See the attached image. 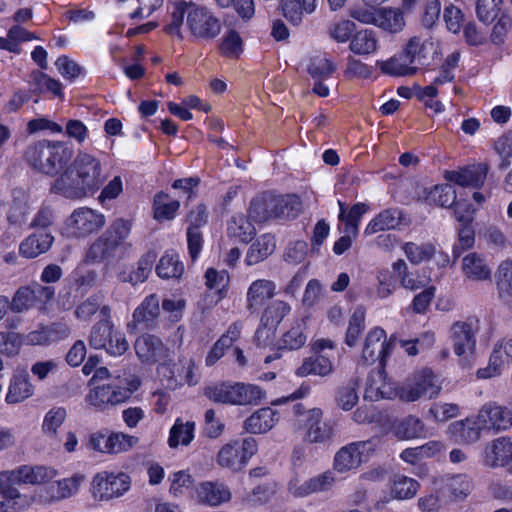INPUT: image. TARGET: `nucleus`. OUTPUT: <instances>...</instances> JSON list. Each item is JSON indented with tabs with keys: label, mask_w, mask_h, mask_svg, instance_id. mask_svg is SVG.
<instances>
[{
	"label": "nucleus",
	"mask_w": 512,
	"mask_h": 512,
	"mask_svg": "<svg viewBox=\"0 0 512 512\" xmlns=\"http://www.w3.org/2000/svg\"><path fill=\"white\" fill-rule=\"evenodd\" d=\"M105 181L99 159L79 153L71 165L68 164L50 187V193L70 200L93 196Z\"/></svg>",
	"instance_id": "obj_1"
},
{
	"label": "nucleus",
	"mask_w": 512,
	"mask_h": 512,
	"mask_svg": "<svg viewBox=\"0 0 512 512\" xmlns=\"http://www.w3.org/2000/svg\"><path fill=\"white\" fill-rule=\"evenodd\" d=\"M131 228V221L123 218L115 219L89 246L86 253L87 261L109 266L123 259L132 248V244L126 241Z\"/></svg>",
	"instance_id": "obj_2"
},
{
	"label": "nucleus",
	"mask_w": 512,
	"mask_h": 512,
	"mask_svg": "<svg viewBox=\"0 0 512 512\" xmlns=\"http://www.w3.org/2000/svg\"><path fill=\"white\" fill-rule=\"evenodd\" d=\"M73 153L65 142L44 139L29 144L24 150L23 160L31 170L57 178L71 162Z\"/></svg>",
	"instance_id": "obj_3"
},
{
	"label": "nucleus",
	"mask_w": 512,
	"mask_h": 512,
	"mask_svg": "<svg viewBox=\"0 0 512 512\" xmlns=\"http://www.w3.org/2000/svg\"><path fill=\"white\" fill-rule=\"evenodd\" d=\"M301 211L302 202L297 194L274 195L270 192L254 197L248 209L249 217L256 223L294 220Z\"/></svg>",
	"instance_id": "obj_4"
},
{
	"label": "nucleus",
	"mask_w": 512,
	"mask_h": 512,
	"mask_svg": "<svg viewBox=\"0 0 512 512\" xmlns=\"http://www.w3.org/2000/svg\"><path fill=\"white\" fill-rule=\"evenodd\" d=\"M204 395L215 403L246 406L257 405L265 391L253 384L223 381L206 387Z\"/></svg>",
	"instance_id": "obj_5"
},
{
	"label": "nucleus",
	"mask_w": 512,
	"mask_h": 512,
	"mask_svg": "<svg viewBox=\"0 0 512 512\" xmlns=\"http://www.w3.org/2000/svg\"><path fill=\"white\" fill-rule=\"evenodd\" d=\"M425 44L420 38H411L405 47L387 60H377L376 66L384 75L393 77L412 76L417 73V67L413 64L417 61L420 65L427 64L424 55Z\"/></svg>",
	"instance_id": "obj_6"
},
{
	"label": "nucleus",
	"mask_w": 512,
	"mask_h": 512,
	"mask_svg": "<svg viewBox=\"0 0 512 512\" xmlns=\"http://www.w3.org/2000/svg\"><path fill=\"white\" fill-rule=\"evenodd\" d=\"M70 328L66 323L53 322L50 325H39L36 330L25 336L14 332H0V352H8V345L17 347L22 343L28 345H49L68 337Z\"/></svg>",
	"instance_id": "obj_7"
},
{
	"label": "nucleus",
	"mask_w": 512,
	"mask_h": 512,
	"mask_svg": "<svg viewBox=\"0 0 512 512\" xmlns=\"http://www.w3.org/2000/svg\"><path fill=\"white\" fill-rule=\"evenodd\" d=\"M441 389L440 376L430 368H424L415 372L411 378L399 387L397 394L403 401L414 402L421 397L436 398Z\"/></svg>",
	"instance_id": "obj_8"
},
{
	"label": "nucleus",
	"mask_w": 512,
	"mask_h": 512,
	"mask_svg": "<svg viewBox=\"0 0 512 512\" xmlns=\"http://www.w3.org/2000/svg\"><path fill=\"white\" fill-rule=\"evenodd\" d=\"M138 378L126 379V385L107 384L99 385L90 389L86 395V401L99 410H104L108 406H114L128 400L131 395L140 387Z\"/></svg>",
	"instance_id": "obj_9"
},
{
	"label": "nucleus",
	"mask_w": 512,
	"mask_h": 512,
	"mask_svg": "<svg viewBox=\"0 0 512 512\" xmlns=\"http://www.w3.org/2000/svg\"><path fill=\"white\" fill-rule=\"evenodd\" d=\"M191 7L186 20L190 35L200 41L215 40L222 31L220 18L207 6L195 3Z\"/></svg>",
	"instance_id": "obj_10"
},
{
	"label": "nucleus",
	"mask_w": 512,
	"mask_h": 512,
	"mask_svg": "<svg viewBox=\"0 0 512 512\" xmlns=\"http://www.w3.org/2000/svg\"><path fill=\"white\" fill-rule=\"evenodd\" d=\"M257 450V441L253 437L231 441L218 451L217 463L223 468L238 472L247 465Z\"/></svg>",
	"instance_id": "obj_11"
},
{
	"label": "nucleus",
	"mask_w": 512,
	"mask_h": 512,
	"mask_svg": "<svg viewBox=\"0 0 512 512\" xmlns=\"http://www.w3.org/2000/svg\"><path fill=\"white\" fill-rule=\"evenodd\" d=\"M131 486V478L124 472L102 471L97 473L91 483V493L99 501H107L124 495Z\"/></svg>",
	"instance_id": "obj_12"
},
{
	"label": "nucleus",
	"mask_w": 512,
	"mask_h": 512,
	"mask_svg": "<svg viewBox=\"0 0 512 512\" xmlns=\"http://www.w3.org/2000/svg\"><path fill=\"white\" fill-rule=\"evenodd\" d=\"M88 342L92 349H104L106 352H127L129 349L125 334L117 331L108 319L100 320L93 325Z\"/></svg>",
	"instance_id": "obj_13"
},
{
	"label": "nucleus",
	"mask_w": 512,
	"mask_h": 512,
	"mask_svg": "<svg viewBox=\"0 0 512 512\" xmlns=\"http://www.w3.org/2000/svg\"><path fill=\"white\" fill-rule=\"evenodd\" d=\"M66 225L74 237L85 238L105 225V216L89 207H79L71 213Z\"/></svg>",
	"instance_id": "obj_14"
},
{
	"label": "nucleus",
	"mask_w": 512,
	"mask_h": 512,
	"mask_svg": "<svg viewBox=\"0 0 512 512\" xmlns=\"http://www.w3.org/2000/svg\"><path fill=\"white\" fill-rule=\"evenodd\" d=\"M374 450L375 444L372 440L350 443L336 453L334 468L339 472L356 469L364 461V457Z\"/></svg>",
	"instance_id": "obj_15"
},
{
	"label": "nucleus",
	"mask_w": 512,
	"mask_h": 512,
	"mask_svg": "<svg viewBox=\"0 0 512 512\" xmlns=\"http://www.w3.org/2000/svg\"><path fill=\"white\" fill-rule=\"evenodd\" d=\"M157 257V252L149 249L140 256L136 265H123L117 273V279L132 286L144 283L149 278Z\"/></svg>",
	"instance_id": "obj_16"
},
{
	"label": "nucleus",
	"mask_w": 512,
	"mask_h": 512,
	"mask_svg": "<svg viewBox=\"0 0 512 512\" xmlns=\"http://www.w3.org/2000/svg\"><path fill=\"white\" fill-rule=\"evenodd\" d=\"M488 172V164L475 163L460 167L458 170H446L444 177L455 185L480 189L485 183Z\"/></svg>",
	"instance_id": "obj_17"
},
{
	"label": "nucleus",
	"mask_w": 512,
	"mask_h": 512,
	"mask_svg": "<svg viewBox=\"0 0 512 512\" xmlns=\"http://www.w3.org/2000/svg\"><path fill=\"white\" fill-rule=\"evenodd\" d=\"M410 219L399 207H389L381 210L366 225L364 235L369 236L378 232L397 230L402 226H408Z\"/></svg>",
	"instance_id": "obj_18"
},
{
	"label": "nucleus",
	"mask_w": 512,
	"mask_h": 512,
	"mask_svg": "<svg viewBox=\"0 0 512 512\" xmlns=\"http://www.w3.org/2000/svg\"><path fill=\"white\" fill-rule=\"evenodd\" d=\"M53 477V471L43 466L23 465L14 470L0 472V481L13 484H41Z\"/></svg>",
	"instance_id": "obj_19"
},
{
	"label": "nucleus",
	"mask_w": 512,
	"mask_h": 512,
	"mask_svg": "<svg viewBox=\"0 0 512 512\" xmlns=\"http://www.w3.org/2000/svg\"><path fill=\"white\" fill-rule=\"evenodd\" d=\"M483 461L488 467L507 466L512 471L511 439L500 437L488 443L483 452Z\"/></svg>",
	"instance_id": "obj_20"
},
{
	"label": "nucleus",
	"mask_w": 512,
	"mask_h": 512,
	"mask_svg": "<svg viewBox=\"0 0 512 512\" xmlns=\"http://www.w3.org/2000/svg\"><path fill=\"white\" fill-rule=\"evenodd\" d=\"M478 419L487 429L506 430L512 426V410L496 403H487L480 409Z\"/></svg>",
	"instance_id": "obj_21"
},
{
	"label": "nucleus",
	"mask_w": 512,
	"mask_h": 512,
	"mask_svg": "<svg viewBox=\"0 0 512 512\" xmlns=\"http://www.w3.org/2000/svg\"><path fill=\"white\" fill-rule=\"evenodd\" d=\"M435 336L432 332H425L420 337L413 339H402L397 334L390 335L385 338L381 343V349L378 352H392L398 347L404 348L405 352H419V350H426L433 346Z\"/></svg>",
	"instance_id": "obj_22"
},
{
	"label": "nucleus",
	"mask_w": 512,
	"mask_h": 512,
	"mask_svg": "<svg viewBox=\"0 0 512 512\" xmlns=\"http://www.w3.org/2000/svg\"><path fill=\"white\" fill-rule=\"evenodd\" d=\"M291 312V306L283 300L271 301L263 310L255 337L260 338L263 328L275 333L283 319Z\"/></svg>",
	"instance_id": "obj_23"
},
{
	"label": "nucleus",
	"mask_w": 512,
	"mask_h": 512,
	"mask_svg": "<svg viewBox=\"0 0 512 512\" xmlns=\"http://www.w3.org/2000/svg\"><path fill=\"white\" fill-rule=\"evenodd\" d=\"M231 491L224 483L205 481L196 488V498L200 504L211 507L219 506L231 500Z\"/></svg>",
	"instance_id": "obj_24"
},
{
	"label": "nucleus",
	"mask_w": 512,
	"mask_h": 512,
	"mask_svg": "<svg viewBox=\"0 0 512 512\" xmlns=\"http://www.w3.org/2000/svg\"><path fill=\"white\" fill-rule=\"evenodd\" d=\"M160 315V299L155 293L146 296L133 312V322L142 329H152Z\"/></svg>",
	"instance_id": "obj_25"
},
{
	"label": "nucleus",
	"mask_w": 512,
	"mask_h": 512,
	"mask_svg": "<svg viewBox=\"0 0 512 512\" xmlns=\"http://www.w3.org/2000/svg\"><path fill=\"white\" fill-rule=\"evenodd\" d=\"M173 355L177 356V361L171 358L161 363L157 368L158 374L170 380L178 381L184 379L188 383H191L193 379V360L181 354Z\"/></svg>",
	"instance_id": "obj_26"
},
{
	"label": "nucleus",
	"mask_w": 512,
	"mask_h": 512,
	"mask_svg": "<svg viewBox=\"0 0 512 512\" xmlns=\"http://www.w3.org/2000/svg\"><path fill=\"white\" fill-rule=\"evenodd\" d=\"M472 482L467 475L445 476L440 481L438 493L449 501L462 500L471 492Z\"/></svg>",
	"instance_id": "obj_27"
},
{
	"label": "nucleus",
	"mask_w": 512,
	"mask_h": 512,
	"mask_svg": "<svg viewBox=\"0 0 512 512\" xmlns=\"http://www.w3.org/2000/svg\"><path fill=\"white\" fill-rule=\"evenodd\" d=\"M54 237L49 231L36 230L19 245V254L27 259H34L46 253L52 246Z\"/></svg>",
	"instance_id": "obj_28"
},
{
	"label": "nucleus",
	"mask_w": 512,
	"mask_h": 512,
	"mask_svg": "<svg viewBox=\"0 0 512 512\" xmlns=\"http://www.w3.org/2000/svg\"><path fill=\"white\" fill-rule=\"evenodd\" d=\"M276 294V284L272 280L257 279L248 287L246 294L247 309L257 311L265 302Z\"/></svg>",
	"instance_id": "obj_29"
},
{
	"label": "nucleus",
	"mask_w": 512,
	"mask_h": 512,
	"mask_svg": "<svg viewBox=\"0 0 512 512\" xmlns=\"http://www.w3.org/2000/svg\"><path fill=\"white\" fill-rule=\"evenodd\" d=\"M279 421V414L270 407L260 408L244 421V429L252 434H263Z\"/></svg>",
	"instance_id": "obj_30"
},
{
	"label": "nucleus",
	"mask_w": 512,
	"mask_h": 512,
	"mask_svg": "<svg viewBox=\"0 0 512 512\" xmlns=\"http://www.w3.org/2000/svg\"><path fill=\"white\" fill-rule=\"evenodd\" d=\"M180 209V202L172 199L163 190L154 194L152 199V216L158 223L172 221L176 218Z\"/></svg>",
	"instance_id": "obj_31"
},
{
	"label": "nucleus",
	"mask_w": 512,
	"mask_h": 512,
	"mask_svg": "<svg viewBox=\"0 0 512 512\" xmlns=\"http://www.w3.org/2000/svg\"><path fill=\"white\" fill-rule=\"evenodd\" d=\"M305 426L306 437L311 443L325 442L332 436V427L322 421V411L319 408H313L307 412Z\"/></svg>",
	"instance_id": "obj_32"
},
{
	"label": "nucleus",
	"mask_w": 512,
	"mask_h": 512,
	"mask_svg": "<svg viewBox=\"0 0 512 512\" xmlns=\"http://www.w3.org/2000/svg\"><path fill=\"white\" fill-rule=\"evenodd\" d=\"M390 432L398 440L420 438L424 433V423L414 415L396 418L391 422Z\"/></svg>",
	"instance_id": "obj_33"
},
{
	"label": "nucleus",
	"mask_w": 512,
	"mask_h": 512,
	"mask_svg": "<svg viewBox=\"0 0 512 512\" xmlns=\"http://www.w3.org/2000/svg\"><path fill=\"white\" fill-rule=\"evenodd\" d=\"M454 352H475L476 335L471 323L457 321L451 327Z\"/></svg>",
	"instance_id": "obj_34"
},
{
	"label": "nucleus",
	"mask_w": 512,
	"mask_h": 512,
	"mask_svg": "<svg viewBox=\"0 0 512 512\" xmlns=\"http://www.w3.org/2000/svg\"><path fill=\"white\" fill-rule=\"evenodd\" d=\"M242 329V321L237 320L231 323L209 352H244L241 339Z\"/></svg>",
	"instance_id": "obj_35"
},
{
	"label": "nucleus",
	"mask_w": 512,
	"mask_h": 512,
	"mask_svg": "<svg viewBox=\"0 0 512 512\" xmlns=\"http://www.w3.org/2000/svg\"><path fill=\"white\" fill-rule=\"evenodd\" d=\"M462 272L466 278L473 281H488L492 277V271L485 258L476 252H471L463 258Z\"/></svg>",
	"instance_id": "obj_36"
},
{
	"label": "nucleus",
	"mask_w": 512,
	"mask_h": 512,
	"mask_svg": "<svg viewBox=\"0 0 512 512\" xmlns=\"http://www.w3.org/2000/svg\"><path fill=\"white\" fill-rule=\"evenodd\" d=\"M332 481L333 478L329 473H323L302 483L297 479L291 480L288 484V490L294 497H305L314 492L325 490L331 485Z\"/></svg>",
	"instance_id": "obj_37"
},
{
	"label": "nucleus",
	"mask_w": 512,
	"mask_h": 512,
	"mask_svg": "<svg viewBox=\"0 0 512 512\" xmlns=\"http://www.w3.org/2000/svg\"><path fill=\"white\" fill-rule=\"evenodd\" d=\"M155 272L161 279H178L184 273V264L180 260L178 253L173 250H167L156 264Z\"/></svg>",
	"instance_id": "obj_38"
},
{
	"label": "nucleus",
	"mask_w": 512,
	"mask_h": 512,
	"mask_svg": "<svg viewBox=\"0 0 512 512\" xmlns=\"http://www.w3.org/2000/svg\"><path fill=\"white\" fill-rule=\"evenodd\" d=\"M283 16L292 25L301 24L304 14H311L316 9V0H282Z\"/></svg>",
	"instance_id": "obj_39"
},
{
	"label": "nucleus",
	"mask_w": 512,
	"mask_h": 512,
	"mask_svg": "<svg viewBox=\"0 0 512 512\" xmlns=\"http://www.w3.org/2000/svg\"><path fill=\"white\" fill-rule=\"evenodd\" d=\"M333 371L332 361L324 354H314L307 357L302 365L297 368L296 375L307 377L309 375H318L325 377Z\"/></svg>",
	"instance_id": "obj_40"
},
{
	"label": "nucleus",
	"mask_w": 512,
	"mask_h": 512,
	"mask_svg": "<svg viewBox=\"0 0 512 512\" xmlns=\"http://www.w3.org/2000/svg\"><path fill=\"white\" fill-rule=\"evenodd\" d=\"M349 49L355 55L368 56L378 49V39L372 29L356 31L349 43Z\"/></svg>",
	"instance_id": "obj_41"
},
{
	"label": "nucleus",
	"mask_w": 512,
	"mask_h": 512,
	"mask_svg": "<svg viewBox=\"0 0 512 512\" xmlns=\"http://www.w3.org/2000/svg\"><path fill=\"white\" fill-rule=\"evenodd\" d=\"M227 233L231 239L248 244L254 239L256 229L246 216L240 214L231 217Z\"/></svg>",
	"instance_id": "obj_42"
},
{
	"label": "nucleus",
	"mask_w": 512,
	"mask_h": 512,
	"mask_svg": "<svg viewBox=\"0 0 512 512\" xmlns=\"http://www.w3.org/2000/svg\"><path fill=\"white\" fill-rule=\"evenodd\" d=\"M374 25L390 33L400 32L405 25L403 12L393 8L376 9Z\"/></svg>",
	"instance_id": "obj_43"
},
{
	"label": "nucleus",
	"mask_w": 512,
	"mask_h": 512,
	"mask_svg": "<svg viewBox=\"0 0 512 512\" xmlns=\"http://www.w3.org/2000/svg\"><path fill=\"white\" fill-rule=\"evenodd\" d=\"M275 248L274 237L270 234H264L256 239L249 247L245 257L248 266L255 265L265 260Z\"/></svg>",
	"instance_id": "obj_44"
},
{
	"label": "nucleus",
	"mask_w": 512,
	"mask_h": 512,
	"mask_svg": "<svg viewBox=\"0 0 512 512\" xmlns=\"http://www.w3.org/2000/svg\"><path fill=\"white\" fill-rule=\"evenodd\" d=\"M218 50L225 58L239 59L244 52V42L240 33L235 29L227 30L218 44Z\"/></svg>",
	"instance_id": "obj_45"
},
{
	"label": "nucleus",
	"mask_w": 512,
	"mask_h": 512,
	"mask_svg": "<svg viewBox=\"0 0 512 512\" xmlns=\"http://www.w3.org/2000/svg\"><path fill=\"white\" fill-rule=\"evenodd\" d=\"M483 428L485 427L481 425L478 418L476 421L467 418L453 423L450 430L459 440L469 444L480 438V431Z\"/></svg>",
	"instance_id": "obj_46"
},
{
	"label": "nucleus",
	"mask_w": 512,
	"mask_h": 512,
	"mask_svg": "<svg viewBox=\"0 0 512 512\" xmlns=\"http://www.w3.org/2000/svg\"><path fill=\"white\" fill-rule=\"evenodd\" d=\"M392 268L399 275V285L404 289L416 291L426 286V281L422 279L418 272H410L403 259H398L392 264Z\"/></svg>",
	"instance_id": "obj_47"
},
{
	"label": "nucleus",
	"mask_w": 512,
	"mask_h": 512,
	"mask_svg": "<svg viewBox=\"0 0 512 512\" xmlns=\"http://www.w3.org/2000/svg\"><path fill=\"white\" fill-rule=\"evenodd\" d=\"M32 385L28 380L27 374L15 375L10 383L6 402L8 404L19 403L32 395Z\"/></svg>",
	"instance_id": "obj_48"
},
{
	"label": "nucleus",
	"mask_w": 512,
	"mask_h": 512,
	"mask_svg": "<svg viewBox=\"0 0 512 512\" xmlns=\"http://www.w3.org/2000/svg\"><path fill=\"white\" fill-rule=\"evenodd\" d=\"M191 5H195L193 1H177L173 4L170 13L171 21L165 26V31L170 35L181 36V27L184 19H188L189 11L192 9Z\"/></svg>",
	"instance_id": "obj_49"
},
{
	"label": "nucleus",
	"mask_w": 512,
	"mask_h": 512,
	"mask_svg": "<svg viewBox=\"0 0 512 512\" xmlns=\"http://www.w3.org/2000/svg\"><path fill=\"white\" fill-rule=\"evenodd\" d=\"M358 387V378H351L345 385L341 386L336 393L337 406L345 411L351 410L359 400Z\"/></svg>",
	"instance_id": "obj_50"
},
{
	"label": "nucleus",
	"mask_w": 512,
	"mask_h": 512,
	"mask_svg": "<svg viewBox=\"0 0 512 512\" xmlns=\"http://www.w3.org/2000/svg\"><path fill=\"white\" fill-rule=\"evenodd\" d=\"M403 251L411 263L420 264L433 258L435 246L432 243L416 244L414 242H406L403 246Z\"/></svg>",
	"instance_id": "obj_51"
},
{
	"label": "nucleus",
	"mask_w": 512,
	"mask_h": 512,
	"mask_svg": "<svg viewBox=\"0 0 512 512\" xmlns=\"http://www.w3.org/2000/svg\"><path fill=\"white\" fill-rule=\"evenodd\" d=\"M493 149L500 157L498 169L506 170L511 165L512 158V129L504 132L493 144Z\"/></svg>",
	"instance_id": "obj_52"
},
{
	"label": "nucleus",
	"mask_w": 512,
	"mask_h": 512,
	"mask_svg": "<svg viewBox=\"0 0 512 512\" xmlns=\"http://www.w3.org/2000/svg\"><path fill=\"white\" fill-rule=\"evenodd\" d=\"M336 70L334 62L326 57L314 56L309 60L307 72L315 79L327 80Z\"/></svg>",
	"instance_id": "obj_53"
},
{
	"label": "nucleus",
	"mask_w": 512,
	"mask_h": 512,
	"mask_svg": "<svg viewBox=\"0 0 512 512\" xmlns=\"http://www.w3.org/2000/svg\"><path fill=\"white\" fill-rule=\"evenodd\" d=\"M205 284L209 289L217 288V298L222 300L226 297L228 291L229 274L227 271H218L210 267L205 271Z\"/></svg>",
	"instance_id": "obj_54"
},
{
	"label": "nucleus",
	"mask_w": 512,
	"mask_h": 512,
	"mask_svg": "<svg viewBox=\"0 0 512 512\" xmlns=\"http://www.w3.org/2000/svg\"><path fill=\"white\" fill-rule=\"evenodd\" d=\"M304 326L305 323H297L286 331L281 337L279 348L290 351L302 348L307 341V336L304 333Z\"/></svg>",
	"instance_id": "obj_55"
},
{
	"label": "nucleus",
	"mask_w": 512,
	"mask_h": 512,
	"mask_svg": "<svg viewBox=\"0 0 512 512\" xmlns=\"http://www.w3.org/2000/svg\"><path fill=\"white\" fill-rule=\"evenodd\" d=\"M503 4V0H477L476 14L479 21L484 24L493 23L502 13Z\"/></svg>",
	"instance_id": "obj_56"
},
{
	"label": "nucleus",
	"mask_w": 512,
	"mask_h": 512,
	"mask_svg": "<svg viewBox=\"0 0 512 512\" xmlns=\"http://www.w3.org/2000/svg\"><path fill=\"white\" fill-rule=\"evenodd\" d=\"M475 231L472 222L460 224L458 229V241L453 245L452 256L454 260L460 258L462 253L474 246Z\"/></svg>",
	"instance_id": "obj_57"
},
{
	"label": "nucleus",
	"mask_w": 512,
	"mask_h": 512,
	"mask_svg": "<svg viewBox=\"0 0 512 512\" xmlns=\"http://www.w3.org/2000/svg\"><path fill=\"white\" fill-rule=\"evenodd\" d=\"M193 432V422H186L184 424L180 421V419H177L170 430V436L168 440L169 446L177 447L179 444L188 445L194 437Z\"/></svg>",
	"instance_id": "obj_58"
},
{
	"label": "nucleus",
	"mask_w": 512,
	"mask_h": 512,
	"mask_svg": "<svg viewBox=\"0 0 512 512\" xmlns=\"http://www.w3.org/2000/svg\"><path fill=\"white\" fill-rule=\"evenodd\" d=\"M365 328V310L362 307H358L354 310L350 316L348 328L345 336V343L349 347H353L361 333Z\"/></svg>",
	"instance_id": "obj_59"
},
{
	"label": "nucleus",
	"mask_w": 512,
	"mask_h": 512,
	"mask_svg": "<svg viewBox=\"0 0 512 512\" xmlns=\"http://www.w3.org/2000/svg\"><path fill=\"white\" fill-rule=\"evenodd\" d=\"M378 286L377 295L379 298L384 299L389 297L399 285V275L392 268V270H381L377 276Z\"/></svg>",
	"instance_id": "obj_60"
},
{
	"label": "nucleus",
	"mask_w": 512,
	"mask_h": 512,
	"mask_svg": "<svg viewBox=\"0 0 512 512\" xmlns=\"http://www.w3.org/2000/svg\"><path fill=\"white\" fill-rule=\"evenodd\" d=\"M420 485L409 477L401 476L395 479L391 488V494L397 499H409L416 495Z\"/></svg>",
	"instance_id": "obj_61"
},
{
	"label": "nucleus",
	"mask_w": 512,
	"mask_h": 512,
	"mask_svg": "<svg viewBox=\"0 0 512 512\" xmlns=\"http://www.w3.org/2000/svg\"><path fill=\"white\" fill-rule=\"evenodd\" d=\"M8 481H0V490L4 497L2 502L8 503L15 509V512H19L28 505V501L25 496H22L20 492L12 487Z\"/></svg>",
	"instance_id": "obj_62"
},
{
	"label": "nucleus",
	"mask_w": 512,
	"mask_h": 512,
	"mask_svg": "<svg viewBox=\"0 0 512 512\" xmlns=\"http://www.w3.org/2000/svg\"><path fill=\"white\" fill-rule=\"evenodd\" d=\"M356 32V24L351 20H342L329 27V36L337 43L351 41Z\"/></svg>",
	"instance_id": "obj_63"
},
{
	"label": "nucleus",
	"mask_w": 512,
	"mask_h": 512,
	"mask_svg": "<svg viewBox=\"0 0 512 512\" xmlns=\"http://www.w3.org/2000/svg\"><path fill=\"white\" fill-rule=\"evenodd\" d=\"M428 199L437 206L450 207L456 199V191L450 185H435L429 192Z\"/></svg>",
	"instance_id": "obj_64"
}]
</instances>
